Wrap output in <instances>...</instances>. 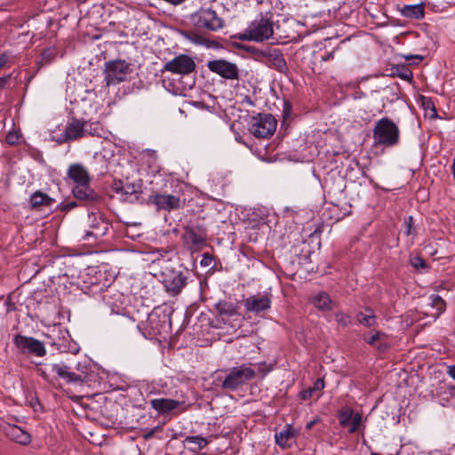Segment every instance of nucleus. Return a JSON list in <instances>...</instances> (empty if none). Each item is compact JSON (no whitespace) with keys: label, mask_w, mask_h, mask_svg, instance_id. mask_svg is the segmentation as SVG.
Returning a JSON list of instances; mask_svg holds the SVG:
<instances>
[{"label":"nucleus","mask_w":455,"mask_h":455,"mask_svg":"<svg viewBox=\"0 0 455 455\" xmlns=\"http://www.w3.org/2000/svg\"><path fill=\"white\" fill-rule=\"evenodd\" d=\"M67 175L75 184L72 193L77 200L85 203L99 201V195L91 188L92 178L85 166L82 164H72L68 169Z\"/></svg>","instance_id":"1"},{"label":"nucleus","mask_w":455,"mask_h":455,"mask_svg":"<svg viewBox=\"0 0 455 455\" xmlns=\"http://www.w3.org/2000/svg\"><path fill=\"white\" fill-rule=\"evenodd\" d=\"M256 377V371L251 364H242L233 367L224 379L220 387L226 391H235Z\"/></svg>","instance_id":"2"},{"label":"nucleus","mask_w":455,"mask_h":455,"mask_svg":"<svg viewBox=\"0 0 455 455\" xmlns=\"http://www.w3.org/2000/svg\"><path fill=\"white\" fill-rule=\"evenodd\" d=\"M373 139L377 144L395 146L399 140V129L389 118H381L373 129Z\"/></svg>","instance_id":"3"},{"label":"nucleus","mask_w":455,"mask_h":455,"mask_svg":"<svg viewBox=\"0 0 455 455\" xmlns=\"http://www.w3.org/2000/svg\"><path fill=\"white\" fill-rule=\"evenodd\" d=\"M273 33V22L268 19L261 18L252 21L239 38L246 41L263 42L269 39Z\"/></svg>","instance_id":"4"},{"label":"nucleus","mask_w":455,"mask_h":455,"mask_svg":"<svg viewBox=\"0 0 455 455\" xmlns=\"http://www.w3.org/2000/svg\"><path fill=\"white\" fill-rule=\"evenodd\" d=\"M132 69L124 60H113L106 63L105 81L108 86L116 85L126 80Z\"/></svg>","instance_id":"5"},{"label":"nucleus","mask_w":455,"mask_h":455,"mask_svg":"<svg viewBox=\"0 0 455 455\" xmlns=\"http://www.w3.org/2000/svg\"><path fill=\"white\" fill-rule=\"evenodd\" d=\"M276 129V120L270 114H259L253 117L251 132L257 138H268Z\"/></svg>","instance_id":"6"},{"label":"nucleus","mask_w":455,"mask_h":455,"mask_svg":"<svg viewBox=\"0 0 455 455\" xmlns=\"http://www.w3.org/2000/svg\"><path fill=\"white\" fill-rule=\"evenodd\" d=\"M206 237L205 230L198 226L185 228L182 235L184 243L191 252L200 251L206 245Z\"/></svg>","instance_id":"7"},{"label":"nucleus","mask_w":455,"mask_h":455,"mask_svg":"<svg viewBox=\"0 0 455 455\" xmlns=\"http://www.w3.org/2000/svg\"><path fill=\"white\" fill-rule=\"evenodd\" d=\"M186 283L187 276L182 270L166 269L165 272H163V284L171 295H178Z\"/></svg>","instance_id":"8"},{"label":"nucleus","mask_w":455,"mask_h":455,"mask_svg":"<svg viewBox=\"0 0 455 455\" xmlns=\"http://www.w3.org/2000/svg\"><path fill=\"white\" fill-rule=\"evenodd\" d=\"M192 20L197 27L211 31H216L223 27V20L210 8L200 9L192 16Z\"/></svg>","instance_id":"9"},{"label":"nucleus","mask_w":455,"mask_h":455,"mask_svg":"<svg viewBox=\"0 0 455 455\" xmlns=\"http://www.w3.org/2000/svg\"><path fill=\"white\" fill-rule=\"evenodd\" d=\"M13 342L23 354H30L39 357L46 354L44 344L35 338L18 334L15 336Z\"/></svg>","instance_id":"10"},{"label":"nucleus","mask_w":455,"mask_h":455,"mask_svg":"<svg viewBox=\"0 0 455 455\" xmlns=\"http://www.w3.org/2000/svg\"><path fill=\"white\" fill-rule=\"evenodd\" d=\"M208 69L228 80L239 79V68L236 64L224 59L210 60L207 63Z\"/></svg>","instance_id":"11"},{"label":"nucleus","mask_w":455,"mask_h":455,"mask_svg":"<svg viewBox=\"0 0 455 455\" xmlns=\"http://www.w3.org/2000/svg\"><path fill=\"white\" fill-rule=\"evenodd\" d=\"M196 68L194 60L188 55H179L164 64V69L174 74L188 75Z\"/></svg>","instance_id":"12"},{"label":"nucleus","mask_w":455,"mask_h":455,"mask_svg":"<svg viewBox=\"0 0 455 455\" xmlns=\"http://www.w3.org/2000/svg\"><path fill=\"white\" fill-rule=\"evenodd\" d=\"M152 204H154L158 211H176L182 207V202L178 196L157 193L150 198Z\"/></svg>","instance_id":"13"},{"label":"nucleus","mask_w":455,"mask_h":455,"mask_svg":"<svg viewBox=\"0 0 455 455\" xmlns=\"http://www.w3.org/2000/svg\"><path fill=\"white\" fill-rule=\"evenodd\" d=\"M271 304V296L267 293H258L244 299L245 309L255 314L268 310Z\"/></svg>","instance_id":"14"},{"label":"nucleus","mask_w":455,"mask_h":455,"mask_svg":"<svg viewBox=\"0 0 455 455\" xmlns=\"http://www.w3.org/2000/svg\"><path fill=\"white\" fill-rule=\"evenodd\" d=\"M88 220L90 223V228L86 231L84 239H88L89 236H93L96 239H100L107 234L109 224L101 217L92 213L89 214Z\"/></svg>","instance_id":"15"},{"label":"nucleus","mask_w":455,"mask_h":455,"mask_svg":"<svg viewBox=\"0 0 455 455\" xmlns=\"http://www.w3.org/2000/svg\"><path fill=\"white\" fill-rule=\"evenodd\" d=\"M49 368L68 383H84L83 377L71 371V368L64 363H52Z\"/></svg>","instance_id":"16"},{"label":"nucleus","mask_w":455,"mask_h":455,"mask_svg":"<svg viewBox=\"0 0 455 455\" xmlns=\"http://www.w3.org/2000/svg\"><path fill=\"white\" fill-rule=\"evenodd\" d=\"M298 431L291 425L287 424L281 431L275 433V443L283 449L291 448L295 443Z\"/></svg>","instance_id":"17"},{"label":"nucleus","mask_w":455,"mask_h":455,"mask_svg":"<svg viewBox=\"0 0 455 455\" xmlns=\"http://www.w3.org/2000/svg\"><path fill=\"white\" fill-rule=\"evenodd\" d=\"M165 326V319L161 320L160 315L157 312H152L148 316L145 329L148 331V338L153 339L160 335Z\"/></svg>","instance_id":"18"},{"label":"nucleus","mask_w":455,"mask_h":455,"mask_svg":"<svg viewBox=\"0 0 455 455\" xmlns=\"http://www.w3.org/2000/svg\"><path fill=\"white\" fill-rule=\"evenodd\" d=\"M84 136V121H80L76 118L72 119V121L68 124L65 130L66 140H75Z\"/></svg>","instance_id":"19"},{"label":"nucleus","mask_w":455,"mask_h":455,"mask_svg":"<svg viewBox=\"0 0 455 455\" xmlns=\"http://www.w3.org/2000/svg\"><path fill=\"white\" fill-rule=\"evenodd\" d=\"M310 301L315 308L321 311H330L333 307V301L325 291H319L312 295Z\"/></svg>","instance_id":"20"},{"label":"nucleus","mask_w":455,"mask_h":455,"mask_svg":"<svg viewBox=\"0 0 455 455\" xmlns=\"http://www.w3.org/2000/svg\"><path fill=\"white\" fill-rule=\"evenodd\" d=\"M150 404L152 408L157 411L158 412L168 413L177 409L180 405V402L168 398H157L151 400Z\"/></svg>","instance_id":"21"},{"label":"nucleus","mask_w":455,"mask_h":455,"mask_svg":"<svg viewBox=\"0 0 455 455\" xmlns=\"http://www.w3.org/2000/svg\"><path fill=\"white\" fill-rule=\"evenodd\" d=\"M5 433L18 443L28 444L30 442L29 434L16 425H8L5 428Z\"/></svg>","instance_id":"22"},{"label":"nucleus","mask_w":455,"mask_h":455,"mask_svg":"<svg viewBox=\"0 0 455 455\" xmlns=\"http://www.w3.org/2000/svg\"><path fill=\"white\" fill-rule=\"evenodd\" d=\"M365 342L376 347L379 351L384 352L388 345L387 342V335L378 331H371L368 337L364 339Z\"/></svg>","instance_id":"23"},{"label":"nucleus","mask_w":455,"mask_h":455,"mask_svg":"<svg viewBox=\"0 0 455 455\" xmlns=\"http://www.w3.org/2000/svg\"><path fill=\"white\" fill-rule=\"evenodd\" d=\"M84 135L104 137L105 130L100 122H87L84 121Z\"/></svg>","instance_id":"24"},{"label":"nucleus","mask_w":455,"mask_h":455,"mask_svg":"<svg viewBox=\"0 0 455 455\" xmlns=\"http://www.w3.org/2000/svg\"><path fill=\"white\" fill-rule=\"evenodd\" d=\"M53 202L54 200L48 195L39 191L35 192L30 197V203L34 208H38L44 205L50 206Z\"/></svg>","instance_id":"25"},{"label":"nucleus","mask_w":455,"mask_h":455,"mask_svg":"<svg viewBox=\"0 0 455 455\" xmlns=\"http://www.w3.org/2000/svg\"><path fill=\"white\" fill-rule=\"evenodd\" d=\"M356 319L362 325L371 327L375 325L377 317L371 308H365L363 311L357 313Z\"/></svg>","instance_id":"26"},{"label":"nucleus","mask_w":455,"mask_h":455,"mask_svg":"<svg viewBox=\"0 0 455 455\" xmlns=\"http://www.w3.org/2000/svg\"><path fill=\"white\" fill-rule=\"evenodd\" d=\"M402 13L404 17L419 20L424 16V7L421 4L406 5Z\"/></svg>","instance_id":"27"},{"label":"nucleus","mask_w":455,"mask_h":455,"mask_svg":"<svg viewBox=\"0 0 455 455\" xmlns=\"http://www.w3.org/2000/svg\"><path fill=\"white\" fill-rule=\"evenodd\" d=\"M185 443L188 444H194L195 447H191L190 450L193 451H197L204 448L209 443V441L206 438L199 435H192L186 437Z\"/></svg>","instance_id":"28"},{"label":"nucleus","mask_w":455,"mask_h":455,"mask_svg":"<svg viewBox=\"0 0 455 455\" xmlns=\"http://www.w3.org/2000/svg\"><path fill=\"white\" fill-rule=\"evenodd\" d=\"M216 309L220 315H225L228 316L236 314V307L233 303L228 301L218 302L216 304Z\"/></svg>","instance_id":"29"},{"label":"nucleus","mask_w":455,"mask_h":455,"mask_svg":"<svg viewBox=\"0 0 455 455\" xmlns=\"http://www.w3.org/2000/svg\"><path fill=\"white\" fill-rule=\"evenodd\" d=\"M269 60L279 71L286 69V62L279 51L275 50L269 54Z\"/></svg>","instance_id":"30"},{"label":"nucleus","mask_w":455,"mask_h":455,"mask_svg":"<svg viewBox=\"0 0 455 455\" xmlns=\"http://www.w3.org/2000/svg\"><path fill=\"white\" fill-rule=\"evenodd\" d=\"M431 306L436 309L435 317L439 316L445 310V301L438 295H432Z\"/></svg>","instance_id":"31"},{"label":"nucleus","mask_w":455,"mask_h":455,"mask_svg":"<svg viewBox=\"0 0 455 455\" xmlns=\"http://www.w3.org/2000/svg\"><path fill=\"white\" fill-rule=\"evenodd\" d=\"M185 36L196 44L204 45L206 44L207 40L202 36L196 34V32H187Z\"/></svg>","instance_id":"32"},{"label":"nucleus","mask_w":455,"mask_h":455,"mask_svg":"<svg viewBox=\"0 0 455 455\" xmlns=\"http://www.w3.org/2000/svg\"><path fill=\"white\" fill-rule=\"evenodd\" d=\"M56 56V51L54 49H46L42 52L41 61L42 65L48 64Z\"/></svg>","instance_id":"33"},{"label":"nucleus","mask_w":455,"mask_h":455,"mask_svg":"<svg viewBox=\"0 0 455 455\" xmlns=\"http://www.w3.org/2000/svg\"><path fill=\"white\" fill-rule=\"evenodd\" d=\"M361 422L362 416L359 413L355 414L351 421L349 422V425L347 426L349 433H355L358 429Z\"/></svg>","instance_id":"34"},{"label":"nucleus","mask_w":455,"mask_h":455,"mask_svg":"<svg viewBox=\"0 0 455 455\" xmlns=\"http://www.w3.org/2000/svg\"><path fill=\"white\" fill-rule=\"evenodd\" d=\"M335 320L342 326H347L351 323V317L343 312L336 313Z\"/></svg>","instance_id":"35"},{"label":"nucleus","mask_w":455,"mask_h":455,"mask_svg":"<svg viewBox=\"0 0 455 455\" xmlns=\"http://www.w3.org/2000/svg\"><path fill=\"white\" fill-rule=\"evenodd\" d=\"M410 262L415 268H425L427 267L426 261L419 256L412 257Z\"/></svg>","instance_id":"36"},{"label":"nucleus","mask_w":455,"mask_h":455,"mask_svg":"<svg viewBox=\"0 0 455 455\" xmlns=\"http://www.w3.org/2000/svg\"><path fill=\"white\" fill-rule=\"evenodd\" d=\"M353 417L354 414L352 411L343 412L339 417L340 424L343 427H347Z\"/></svg>","instance_id":"37"},{"label":"nucleus","mask_w":455,"mask_h":455,"mask_svg":"<svg viewBox=\"0 0 455 455\" xmlns=\"http://www.w3.org/2000/svg\"><path fill=\"white\" fill-rule=\"evenodd\" d=\"M324 387V381L323 379H317L313 387H309L314 393L315 392H320L323 389Z\"/></svg>","instance_id":"38"},{"label":"nucleus","mask_w":455,"mask_h":455,"mask_svg":"<svg viewBox=\"0 0 455 455\" xmlns=\"http://www.w3.org/2000/svg\"><path fill=\"white\" fill-rule=\"evenodd\" d=\"M11 60V55L9 52H4L2 54H0V68L6 66Z\"/></svg>","instance_id":"39"},{"label":"nucleus","mask_w":455,"mask_h":455,"mask_svg":"<svg viewBox=\"0 0 455 455\" xmlns=\"http://www.w3.org/2000/svg\"><path fill=\"white\" fill-rule=\"evenodd\" d=\"M76 205H77L76 202L72 201V202H69L67 204H60L59 205V208L62 212H68V211H70L71 209L76 207Z\"/></svg>","instance_id":"40"},{"label":"nucleus","mask_w":455,"mask_h":455,"mask_svg":"<svg viewBox=\"0 0 455 455\" xmlns=\"http://www.w3.org/2000/svg\"><path fill=\"white\" fill-rule=\"evenodd\" d=\"M49 365L50 364H45L44 369H43V368L37 369V372L39 373V375L46 380L49 379L48 371H52L51 369L49 368Z\"/></svg>","instance_id":"41"},{"label":"nucleus","mask_w":455,"mask_h":455,"mask_svg":"<svg viewBox=\"0 0 455 455\" xmlns=\"http://www.w3.org/2000/svg\"><path fill=\"white\" fill-rule=\"evenodd\" d=\"M18 136L16 133L9 132L6 136V141L11 144L14 145L18 142Z\"/></svg>","instance_id":"42"},{"label":"nucleus","mask_w":455,"mask_h":455,"mask_svg":"<svg viewBox=\"0 0 455 455\" xmlns=\"http://www.w3.org/2000/svg\"><path fill=\"white\" fill-rule=\"evenodd\" d=\"M313 395H314V392L310 388L305 389L299 393V395H300L301 399H303V400L311 398L313 396Z\"/></svg>","instance_id":"43"},{"label":"nucleus","mask_w":455,"mask_h":455,"mask_svg":"<svg viewBox=\"0 0 455 455\" xmlns=\"http://www.w3.org/2000/svg\"><path fill=\"white\" fill-rule=\"evenodd\" d=\"M10 79H11V75L0 77V89H4L6 86L7 83L9 82Z\"/></svg>","instance_id":"44"},{"label":"nucleus","mask_w":455,"mask_h":455,"mask_svg":"<svg viewBox=\"0 0 455 455\" xmlns=\"http://www.w3.org/2000/svg\"><path fill=\"white\" fill-rule=\"evenodd\" d=\"M447 374L453 379H455V364L449 365L447 367Z\"/></svg>","instance_id":"45"},{"label":"nucleus","mask_w":455,"mask_h":455,"mask_svg":"<svg viewBox=\"0 0 455 455\" xmlns=\"http://www.w3.org/2000/svg\"><path fill=\"white\" fill-rule=\"evenodd\" d=\"M402 77L406 80H411L412 79V73L411 71H406Z\"/></svg>","instance_id":"46"},{"label":"nucleus","mask_w":455,"mask_h":455,"mask_svg":"<svg viewBox=\"0 0 455 455\" xmlns=\"http://www.w3.org/2000/svg\"><path fill=\"white\" fill-rule=\"evenodd\" d=\"M332 58H333V52H330V53H328V54H326V55L323 56V57H322V60H323V61H327V60H331V59H332Z\"/></svg>","instance_id":"47"},{"label":"nucleus","mask_w":455,"mask_h":455,"mask_svg":"<svg viewBox=\"0 0 455 455\" xmlns=\"http://www.w3.org/2000/svg\"><path fill=\"white\" fill-rule=\"evenodd\" d=\"M404 58H405L407 60H411V59H412V58H416V59H418V60H422V57H421V56H419V55H416V56L407 55V56H404Z\"/></svg>","instance_id":"48"},{"label":"nucleus","mask_w":455,"mask_h":455,"mask_svg":"<svg viewBox=\"0 0 455 455\" xmlns=\"http://www.w3.org/2000/svg\"><path fill=\"white\" fill-rule=\"evenodd\" d=\"M411 221H412V217H409L408 218V222H407L408 223V229H407V232H406L407 235H410V233H411Z\"/></svg>","instance_id":"49"},{"label":"nucleus","mask_w":455,"mask_h":455,"mask_svg":"<svg viewBox=\"0 0 455 455\" xmlns=\"http://www.w3.org/2000/svg\"><path fill=\"white\" fill-rule=\"evenodd\" d=\"M154 433H155V429H154V430L149 431V432H148V433H147V434H145V435H144V437H145L146 439H148V438H150L151 436H153Z\"/></svg>","instance_id":"50"},{"label":"nucleus","mask_w":455,"mask_h":455,"mask_svg":"<svg viewBox=\"0 0 455 455\" xmlns=\"http://www.w3.org/2000/svg\"><path fill=\"white\" fill-rule=\"evenodd\" d=\"M119 190H124L125 194H128L130 193L128 188H124V187L120 188H116V191L119 192Z\"/></svg>","instance_id":"51"},{"label":"nucleus","mask_w":455,"mask_h":455,"mask_svg":"<svg viewBox=\"0 0 455 455\" xmlns=\"http://www.w3.org/2000/svg\"><path fill=\"white\" fill-rule=\"evenodd\" d=\"M204 260H205L204 265H207L208 259H206V258H204Z\"/></svg>","instance_id":"52"},{"label":"nucleus","mask_w":455,"mask_h":455,"mask_svg":"<svg viewBox=\"0 0 455 455\" xmlns=\"http://www.w3.org/2000/svg\"><path fill=\"white\" fill-rule=\"evenodd\" d=\"M204 260H205L204 265H207L208 259H206V258H204Z\"/></svg>","instance_id":"53"},{"label":"nucleus","mask_w":455,"mask_h":455,"mask_svg":"<svg viewBox=\"0 0 455 455\" xmlns=\"http://www.w3.org/2000/svg\"><path fill=\"white\" fill-rule=\"evenodd\" d=\"M204 260H205L204 265H207L208 259H206V258H204Z\"/></svg>","instance_id":"54"},{"label":"nucleus","mask_w":455,"mask_h":455,"mask_svg":"<svg viewBox=\"0 0 455 455\" xmlns=\"http://www.w3.org/2000/svg\"><path fill=\"white\" fill-rule=\"evenodd\" d=\"M312 425H313V422L309 423V424L307 425V427H308V428H309V427H312Z\"/></svg>","instance_id":"55"},{"label":"nucleus","mask_w":455,"mask_h":455,"mask_svg":"<svg viewBox=\"0 0 455 455\" xmlns=\"http://www.w3.org/2000/svg\"><path fill=\"white\" fill-rule=\"evenodd\" d=\"M79 3H84L86 0H77Z\"/></svg>","instance_id":"56"}]
</instances>
